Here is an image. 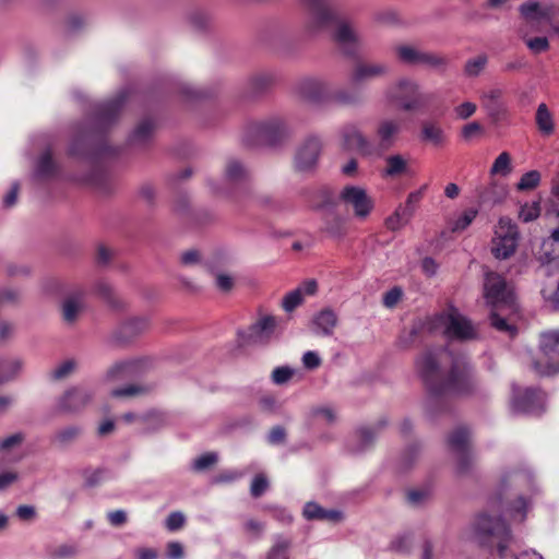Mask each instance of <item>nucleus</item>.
<instances>
[{
	"label": "nucleus",
	"instance_id": "1",
	"mask_svg": "<svg viewBox=\"0 0 559 559\" xmlns=\"http://www.w3.org/2000/svg\"><path fill=\"white\" fill-rule=\"evenodd\" d=\"M501 510L511 520L522 522L526 515L527 503L520 498L512 507L504 509L500 500L491 499L486 510L478 513L469 524L466 531L467 537L481 547L488 549L496 548L499 559H544L535 550H524L519 555H514L509 550L512 534L501 518Z\"/></svg>",
	"mask_w": 559,
	"mask_h": 559
},
{
	"label": "nucleus",
	"instance_id": "2",
	"mask_svg": "<svg viewBox=\"0 0 559 559\" xmlns=\"http://www.w3.org/2000/svg\"><path fill=\"white\" fill-rule=\"evenodd\" d=\"M416 371L431 395L447 392L467 394L477 384L467 359L443 348L423 353L416 360Z\"/></svg>",
	"mask_w": 559,
	"mask_h": 559
},
{
	"label": "nucleus",
	"instance_id": "3",
	"mask_svg": "<svg viewBox=\"0 0 559 559\" xmlns=\"http://www.w3.org/2000/svg\"><path fill=\"white\" fill-rule=\"evenodd\" d=\"M300 1L308 14L306 22L307 32L313 35L329 32L345 53H355L359 36L350 22L340 17L330 8L326 0Z\"/></svg>",
	"mask_w": 559,
	"mask_h": 559
},
{
	"label": "nucleus",
	"instance_id": "4",
	"mask_svg": "<svg viewBox=\"0 0 559 559\" xmlns=\"http://www.w3.org/2000/svg\"><path fill=\"white\" fill-rule=\"evenodd\" d=\"M430 329L450 340L472 341L478 337L476 325L453 307L436 314L430 320Z\"/></svg>",
	"mask_w": 559,
	"mask_h": 559
},
{
	"label": "nucleus",
	"instance_id": "5",
	"mask_svg": "<svg viewBox=\"0 0 559 559\" xmlns=\"http://www.w3.org/2000/svg\"><path fill=\"white\" fill-rule=\"evenodd\" d=\"M384 99L388 104H396L401 109L411 111L424 106L428 97L416 80L404 76L385 90Z\"/></svg>",
	"mask_w": 559,
	"mask_h": 559
},
{
	"label": "nucleus",
	"instance_id": "6",
	"mask_svg": "<svg viewBox=\"0 0 559 559\" xmlns=\"http://www.w3.org/2000/svg\"><path fill=\"white\" fill-rule=\"evenodd\" d=\"M520 231L516 224L508 216L498 219L491 239V253L496 259L507 260L516 251Z\"/></svg>",
	"mask_w": 559,
	"mask_h": 559
},
{
	"label": "nucleus",
	"instance_id": "7",
	"mask_svg": "<svg viewBox=\"0 0 559 559\" xmlns=\"http://www.w3.org/2000/svg\"><path fill=\"white\" fill-rule=\"evenodd\" d=\"M289 133L287 123L278 117L249 122L243 131V140L249 144L257 142L275 143Z\"/></svg>",
	"mask_w": 559,
	"mask_h": 559
},
{
	"label": "nucleus",
	"instance_id": "8",
	"mask_svg": "<svg viewBox=\"0 0 559 559\" xmlns=\"http://www.w3.org/2000/svg\"><path fill=\"white\" fill-rule=\"evenodd\" d=\"M396 59L406 66L411 67H426L429 69H442L447 66L448 60L445 57L419 49L418 47L409 44H400L394 47Z\"/></svg>",
	"mask_w": 559,
	"mask_h": 559
},
{
	"label": "nucleus",
	"instance_id": "9",
	"mask_svg": "<svg viewBox=\"0 0 559 559\" xmlns=\"http://www.w3.org/2000/svg\"><path fill=\"white\" fill-rule=\"evenodd\" d=\"M484 296L491 308L512 309L515 304L513 288L497 273H487L484 283Z\"/></svg>",
	"mask_w": 559,
	"mask_h": 559
},
{
	"label": "nucleus",
	"instance_id": "10",
	"mask_svg": "<svg viewBox=\"0 0 559 559\" xmlns=\"http://www.w3.org/2000/svg\"><path fill=\"white\" fill-rule=\"evenodd\" d=\"M542 357L534 362L535 370L540 374L559 372V331H548L540 335Z\"/></svg>",
	"mask_w": 559,
	"mask_h": 559
},
{
	"label": "nucleus",
	"instance_id": "11",
	"mask_svg": "<svg viewBox=\"0 0 559 559\" xmlns=\"http://www.w3.org/2000/svg\"><path fill=\"white\" fill-rule=\"evenodd\" d=\"M323 148V143L318 135H308L298 145L295 157L294 168L298 173L310 174L318 167L319 158Z\"/></svg>",
	"mask_w": 559,
	"mask_h": 559
},
{
	"label": "nucleus",
	"instance_id": "12",
	"mask_svg": "<svg viewBox=\"0 0 559 559\" xmlns=\"http://www.w3.org/2000/svg\"><path fill=\"white\" fill-rule=\"evenodd\" d=\"M280 319L271 314H262L243 334V343L248 345H265L276 338L282 329Z\"/></svg>",
	"mask_w": 559,
	"mask_h": 559
},
{
	"label": "nucleus",
	"instance_id": "13",
	"mask_svg": "<svg viewBox=\"0 0 559 559\" xmlns=\"http://www.w3.org/2000/svg\"><path fill=\"white\" fill-rule=\"evenodd\" d=\"M522 19L533 26L543 23L551 24L559 17V5L554 3H540L537 0H528L519 8Z\"/></svg>",
	"mask_w": 559,
	"mask_h": 559
},
{
	"label": "nucleus",
	"instance_id": "14",
	"mask_svg": "<svg viewBox=\"0 0 559 559\" xmlns=\"http://www.w3.org/2000/svg\"><path fill=\"white\" fill-rule=\"evenodd\" d=\"M340 200L346 206H350L355 216L364 219L371 213L373 209V200L368 195L367 191L359 186H346L340 192Z\"/></svg>",
	"mask_w": 559,
	"mask_h": 559
},
{
	"label": "nucleus",
	"instance_id": "15",
	"mask_svg": "<svg viewBox=\"0 0 559 559\" xmlns=\"http://www.w3.org/2000/svg\"><path fill=\"white\" fill-rule=\"evenodd\" d=\"M391 66L385 61L358 60L350 72V81L354 84H362L390 75Z\"/></svg>",
	"mask_w": 559,
	"mask_h": 559
},
{
	"label": "nucleus",
	"instance_id": "16",
	"mask_svg": "<svg viewBox=\"0 0 559 559\" xmlns=\"http://www.w3.org/2000/svg\"><path fill=\"white\" fill-rule=\"evenodd\" d=\"M544 394L535 389H513L512 409L516 413L538 414L544 404Z\"/></svg>",
	"mask_w": 559,
	"mask_h": 559
},
{
	"label": "nucleus",
	"instance_id": "17",
	"mask_svg": "<svg viewBox=\"0 0 559 559\" xmlns=\"http://www.w3.org/2000/svg\"><path fill=\"white\" fill-rule=\"evenodd\" d=\"M93 392L85 386H73L58 400L57 407L64 413H78L91 403Z\"/></svg>",
	"mask_w": 559,
	"mask_h": 559
},
{
	"label": "nucleus",
	"instance_id": "18",
	"mask_svg": "<svg viewBox=\"0 0 559 559\" xmlns=\"http://www.w3.org/2000/svg\"><path fill=\"white\" fill-rule=\"evenodd\" d=\"M469 433L465 428H459L449 438L451 450L457 455V472L465 473L471 463L468 452Z\"/></svg>",
	"mask_w": 559,
	"mask_h": 559
},
{
	"label": "nucleus",
	"instance_id": "19",
	"mask_svg": "<svg viewBox=\"0 0 559 559\" xmlns=\"http://www.w3.org/2000/svg\"><path fill=\"white\" fill-rule=\"evenodd\" d=\"M401 132V122L397 119L385 118L379 121L376 129L378 147L386 151L394 145Z\"/></svg>",
	"mask_w": 559,
	"mask_h": 559
},
{
	"label": "nucleus",
	"instance_id": "20",
	"mask_svg": "<svg viewBox=\"0 0 559 559\" xmlns=\"http://www.w3.org/2000/svg\"><path fill=\"white\" fill-rule=\"evenodd\" d=\"M251 174L249 168L237 158H229L224 167L223 180L229 188H236L247 183Z\"/></svg>",
	"mask_w": 559,
	"mask_h": 559
},
{
	"label": "nucleus",
	"instance_id": "21",
	"mask_svg": "<svg viewBox=\"0 0 559 559\" xmlns=\"http://www.w3.org/2000/svg\"><path fill=\"white\" fill-rule=\"evenodd\" d=\"M341 138L344 146L347 148H357L365 154L372 152V145L369 140L364 135L358 126L347 123L340 130Z\"/></svg>",
	"mask_w": 559,
	"mask_h": 559
},
{
	"label": "nucleus",
	"instance_id": "22",
	"mask_svg": "<svg viewBox=\"0 0 559 559\" xmlns=\"http://www.w3.org/2000/svg\"><path fill=\"white\" fill-rule=\"evenodd\" d=\"M504 90L499 86H491L479 94V99L487 115L493 119L504 112L503 104Z\"/></svg>",
	"mask_w": 559,
	"mask_h": 559
},
{
	"label": "nucleus",
	"instance_id": "23",
	"mask_svg": "<svg viewBox=\"0 0 559 559\" xmlns=\"http://www.w3.org/2000/svg\"><path fill=\"white\" fill-rule=\"evenodd\" d=\"M328 91L326 83L320 79L306 78L296 85V93L302 99L311 103L320 102Z\"/></svg>",
	"mask_w": 559,
	"mask_h": 559
},
{
	"label": "nucleus",
	"instance_id": "24",
	"mask_svg": "<svg viewBox=\"0 0 559 559\" xmlns=\"http://www.w3.org/2000/svg\"><path fill=\"white\" fill-rule=\"evenodd\" d=\"M206 270L214 278L215 287L223 292L228 293L234 287V277L223 269V263L216 261H207Z\"/></svg>",
	"mask_w": 559,
	"mask_h": 559
},
{
	"label": "nucleus",
	"instance_id": "25",
	"mask_svg": "<svg viewBox=\"0 0 559 559\" xmlns=\"http://www.w3.org/2000/svg\"><path fill=\"white\" fill-rule=\"evenodd\" d=\"M384 163V177L396 178L409 173L408 159L401 154H392L386 156Z\"/></svg>",
	"mask_w": 559,
	"mask_h": 559
},
{
	"label": "nucleus",
	"instance_id": "26",
	"mask_svg": "<svg viewBox=\"0 0 559 559\" xmlns=\"http://www.w3.org/2000/svg\"><path fill=\"white\" fill-rule=\"evenodd\" d=\"M336 419L337 412L329 404L313 406L308 413V420L310 425H332Z\"/></svg>",
	"mask_w": 559,
	"mask_h": 559
},
{
	"label": "nucleus",
	"instance_id": "27",
	"mask_svg": "<svg viewBox=\"0 0 559 559\" xmlns=\"http://www.w3.org/2000/svg\"><path fill=\"white\" fill-rule=\"evenodd\" d=\"M304 515L307 520H322L329 522H340L343 515L337 510H325L316 502H308L304 507Z\"/></svg>",
	"mask_w": 559,
	"mask_h": 559
},
{
	"label": "nucleus",
	"instance_id": "28",
	"mask_svg": "<svg viewBox=\"0 0 559 559\" xmlns=\"http://www.w3.org/2000/svg\"><path fill=\"white\" fill-rule=\"evenodd\" d=\"M542 288L545 302L555 310H559V272L546 275Z\"/></svg>",
	"mask_w": 559,
	"mask_h": 559
},
{
	"label": "nucleus",
	"instance_id": "29",
	"mask_svg": "<svg viewBox=\"0 0 559 559\" xmlns=\"http://www.w3.org/2000/svg\"><path fill=\"white\" fill-rule=\"evenodd\" d=\"M336 322V314L330 309H324L314 316L312 320V331L320 335H331Z\"/></svg>",
	"mask_w": 559,
	"mask_h": 559
},
{
	"label": "nucleus",
	"instance_id": "30",
	"mask_svg": "<svg viewBox=\"0 0 559 559\" xmlns=\"http://www.w3.org/2000/svg\"><path fill=\"white\" fill-rule=\"evenodd\" d=\"M412 209L399 205L395 211L385 218L384 225L391 231H397L409 224L413 218Z\"/></svg>",
	"mask_w": 559,
	"mask_h": 559
},
{
	"label": "nucleus",
	"instance_id": "31",
	"mask_svg": "<svg viewBox=\"0 0 559 559\" xmlns=\"http://www.w3.org/2000/svg\"><path fill=\"white\" fill-rule=\"evenodd\" d=\"M539 260L542 262L540 271L544 275L559 273V252L556 250V246L545 250L543 241L539 251Z\"/></svg>",
	"mask_w": 559,
	"mask_h": 559
},
{
	"label": "nucleus",
	"instance_id": "32",
	"mask_svg": "<svg viewBox=\"0 0 559 559\" xmlns=\"http://www.w3.org/2000/svg\"><path fill=\"white\" fill-rule=\"evenodd\" d=\"M420 138L425 142H429L436 146L445 142V134L440 124L431 121H425L421 126Z\"/></svg>",
	"mask_w": 559,
	"mask_h": 559
},
{
	"label": "nucleus",
	"instance_id": "33",
	"mask_svg": "<svg viewBox=\"0 0 559 559\" xmlns=\"http://www.w3.org/2000/svg\"><path fill=\"white\" fill-rule=\"evenodd\" d=\"M508 194L507 187L502 183L492 181L480 194V200L484 203L498 204L501 203Z\"/></svg>",
	"mask_w": 559,
	"mask_h": 559
},
{
	"label": "nucleus",
	"instance_id": "34",
	"mask_svg": "<svg viewBox=\"0 0 559 559\" xmlns=\"http://www.w3.org/2000/svg\"><path fill=\"white\" fill-rule=\"evenodd\" d=\"M82 305L81 294L68 296L62 304L63 320L69 323L74 322L82 309Z\"/></svg>",
	"mask_w": 559,
	"mask_h": 559
},
{
	"label": "nucleus",
	"instance_id": "35",
	"mask_svg": "<svg viewBox=\"0 0 559 559\" xmlns=\"http://www.w3.org/2000/svg\"><path fill=\"white\" fill-rule=\"evenodd\" d=\"M154 128V122L151 119L140 121L130 135V142L134 145L144 144L151 139Z\"/></svg>",
	"mask_w": 559,
	"mask_h": 559
},
{
	"label": "nucleus",
	"instance_id": "36",
	"mask_svg": "<svg viewBox=\"0 0 559 559\" xmlns=\"http://www.w3.org/2000/svg\"><path fill=\"white\" fill-rule=\"evenodd\" d=\"M141 424L145 432H153L166 426L167 418L162 412L150 411L141 414Z\"/></svg>",
	"mask_w": 559,
	"mask_h": 559
},
{
	"label": "nucleus",
	"instance_id": "37",
	"mask_svg": "<svg viewBox=\"0 0 559 559\" xmlns=\"http://www.w3.org/2000/svg\"><path fill=\"white\" fill-rule=\"evenodd\" d=\"M536 124L538 130L545 135H550L555 130L554 118L546 104H539L537 107Z\"/></svg>",
	"mask_w": 559,
	"mask_h": 559
},
{
	"label": "nucleus",
	"instance_id": "38",
	"mask_svg": "<svg viewBox=\"0 0 559 559\" xmlns=\"http://www.w3.org/2000/svg\"><path fill=\"white\" fill-rule=\"evenodd\" d=\"M22 369V361L19 358L0 359V384L12 380Z\"/></svg>",
	"mask_w": 559,
	"mask_h": 559
},
{
	"label": "nucleus",
	"instance_id": "39",
	"mask_svg": "<svg viewBox=\"0 0 559 559\" xmlns=\"http://www.w3.org/2000/svg\"><path fill=\"white\" fill-rule=\"evenodd\" d=\"M135 364L133 361H119L114 364L106 373V379L116 381L131 377L134 373Z\"/></svg>",
	"mask_w": 559,
	"mask_h": 559
},
{
	"label": "nucleus",
	"instance_id": "40",
	"mask_svg": "<svg viewBox=\"0 0 559 559\" xmlns=\"http://www.w3.org/2000/svg\"><path fill=\"white\" fill-rule=\"evenodd\" d=\"M512 169L511 155L508 152H502L495 159L490 168V175L507 177L512 173Z\"/></svg>",
	"mask_w": 559,
	"mask_h": 559
},
{
	"label": "nucleus",
	"instance_id": "41",
	"mask_svg": "<svg viewBox=\"0 0 559 559\" xmlns=\"http://www.w3.org/2000/svg\"><path fill=\"white\" fill-rule=\"evenodd\" d=\"M515 311V304L512 309L509 308H492L490 321L493 328L502 332L512 330L511 325L507 322L506 314Z\"/></svg>",
	"mask_w": 559,
	"mask_h": 559
},
{
	"label": "nucleus",
	"instance_id": "42",
	"mask_svg": "<svg viewBox=\"0 0 559 559\" xmlns=\"http://www.w3.org/2000/svg\"><path fill=\"white\" fill-rule=\"evenodd\" d=\"M290 540L283 536H277L270 549L266 559H288V549Z\"/></svg>",
	"mask_w": 559,
	"mask_h": 559
},
{
	"label": "nucleus",
	"instance_id": "43",
	"mask_svg": "<svg viewBox=\"0 0 559 559\" xmlns=\"http://www.w3.org/2000/svg\"><path fill=\"white\" fill-rule=\"evenodd\" d=\"M81 433L78 426H68L57 430L52 436V441L59 445H66L74 441Z\"/></svg>",
	"mask_w": 559,
	"mask_h": 559
},
{
	"label": "nucleus",
	"instance_id": "44",
	"mask_svg": "<svg viewBox=\"0 0 559 559\" xmlns=\"http://www.w3.org/2000/svg\"><path fill=\"white\" fill-rule=\"evenodd\" d=\"M540 173L537 170H531L522 175L519 182L516 183V189L519 191H531L538 187L540 182Z\"/></svg>",
	"mask_w": 559,
	"mask_h": 559
},
{
	"label": "nucleus",
	"instance_id": "45",
	"mask_svg": "<svg viewBox=\"0 0 559 559\" xmlns=\"http://www.w3.org/2000/svg\"><path fill=\"white\" fill-rule=\"evenodd\" d=\"M478 211L476 209L465 210L451 224V230L463 231L465 230L476 218Z\"/></svg>",
	"mask_w": 559,
	"mask_h": 559
},
{
	"label": "nucleus",
	"instance_id": "46",
	"mask_svg": "<svg viewBox=\"0 0 559 559\" xmlns=\"http://www.w3.org/2000/svg\"><path fill=\"white\" fill-rule=\"evenodd\" d=\"M56 171V165L51 159V155L49 152H45L36 166V175L41 178L50 177Z\"/></svg>",
	"mask_w": 559,
	"mask_h": 559
},
{
	"label": "nucleus",
	"instance_id": "47",
	"mask_svg": "<svg viewBox=\"0 0 559 559\" xmlns=\"http://www.w3.org/2000/svg\"><path fill=\"white\" fill-rule=\"evenodd\" d=\"M78 367V362L74 359H67L60 362L51 371V377L56 380H63L70 377Z\"/></svg>",
	"mask_w": 559,
	"mask_h": 559
},
{
	"label": "nucleus",
	"instance_id": "48",
	"mask_svg": "<svg viewBox=\"0 0 559 559\" xmlns=\"http://www.w3.org/2000/svg\"><path fill=\"white\" fill-rule=\"evenodd\" d=\"M540 215L539 202L524 203L519 211V218L524 223L535 221Z\"/></svg>",
	"mask_w": 559,
	"mask_h": 559
},
{
	"label": "nucleus",
	"instance_id": "49",
	"mask_svg": "<svg viewBox=\"0 0 559 559\" xmlns=\"http://www.w3.org/2000/svg\"><path fill=\"white\" fill-rule=\"evenodd\" d=\"M487 61H488V59L485 55H479L475 58L469 59L465 63V68H464L465 74L467 76H478L485 69Z\"/></svg>",
	"mask_w": 559,
	"mask_h": 559
},
{
	"label": "nucleus",
	"instance_id": "50",
	"mask_svg": "<svg viewBox=\"0 0 559 559\" xmlns=\"http://www.w3.org/2000/svg\"><path fill=\"white\" fill-rule=\"evenodd\" d=\"M527 48L535 55L545 52L549 49V41L547 37H526L522 35Z\"/></svg>",
	"mask_w": 559,
	"mask_h": 559
},
{
	"label": "nucleus",
	"instance_id": "51",
	"mask_svg": "<svg viewBox=\"0 0 559 559\" xmlns=\"http://www.w3.org/2000/svg\"><path fill=\"white\" fill-rule=\"evenodd\" d=\"M145 392V388L139 384H128L123 388L115 389L110 395L116 399H128L141 395Z\"/></svg>",
	"mask_w": 559,
	"mask_h": 559
},
{
	"label": "nucleus",
	"instance_id": "52",
	"mask_svg": "<svg viewBox=\"0 0 559 559\" xmlns=\"http://www.w3.org/2000/svg\"><path fill=\"white\" fill-rule=\"evenodd\" d=\"M304 301L301 288H296L286 294L282 300V307L286 312L293 311Z\"/></svg>",
	"mask_w": 559,
	"mask_h": 559
},
{
	"label": "nucleus",
	"instance_id": "53",
	"mask_svg": "<svg viewBox=\"0 0 559 559\" xmlns=\"http://www.w3.org/2000/svg\"><path fill=\"white\" fill-rule=\"evenodd\" d=\"M325 231L330 237L341 239L346 235L345 222L336 217L326 224Z\"/></svg>",
	"mask_w": 559,
	"mask_h": 559
},
{
	"label": "nucleus",
	"instance_id": "54",
	"mask_svg": "<svg viewBox=\"0 0 559 559\" xmlns=\"http://www.w3.org/2000/svg\"><path fill=\"white\" fill-rule=\"evenodd\" d=\"M217 454L214 452H209L197 457L192 463V468L197 472L204 471L217 462Z\"/></svg>",
	"mask_w": 559,
	"mask_h": 559
},
{
	"label": "nucleus",
	"instance_id": "55",
	"mask_svg": "<svg viewBox=\"0 0 559 559\" xmlns=\"http://www.w3.org/2000/svg\"><path fill=\"white\" fill-rule=\"evenodd\" d=\"M477 110V105L473 102H464L454 107L453 112L459 120H466Z\"/></svg>",
	"mask_w": 559,
	"mask_h": 559
},
{
	"label": "nucleus",
	"instance_id": "56",
	"mask_svg": "<svg viewBox=\"0 0 559 559\" xmlns=\"http://www.w3.org/2000/svg\"><path fill=\"white\" fill-rule=\"evenodd\" d=\"M294 374V370L287 366L277 367L272 371L271 379L275 384L287 383Z\"/></svg>",
	"mask_w": 559,
	"mask_h": 559
},
{
	"label": "nucleus",
	"instance_id": "57",
	"mask_svg": "<svg viewBox=\"0 0 559 559\" xmlns=\"http://www.w3.org/2000/svg\"><path fill=\"white\" fill-rule=\"evenodd\" d=\"M428 188V185H423L419 189L412 191L406 199L404 207H411L412 214H415L417 204L421 201L426 190Z\"/></svg>",
	"mask_w": 559,
	"mask_h": 559
},
{
	"label": "nucleus",
	"instance_id": "58",
	"mask_svg": "<svg viewBox=\"0 0 559 559\" xmlns=\"http://www.w3.org/2000/svg\"><path fill=\"white\" fill-rule=\"evenodd\" d=\"M185 522H186V516L183 515V513H181L179 511L171 512L167 516L166 527L169 531L174 532V531L181 528L183 526Z\"/></svg>",
	"mask_w": 559,
	"mask_h": 559
},
{
	"label": "nucleus",
	"instance_id": "59",
	"mask_svg": "<svg viewBox=\"0 0 559 559\" xmlns=\"http://www.w3.org/2000/svg\"><path fill=\"white\" fill-rule=\"evenodd\" d=\"M269 481L264 475H257L250 487L251 495L253 497H260L267 488Z\"/></svg>",
	"mask_w": 559,
	"mask_h": 559
},
{
	"label": "nucleus",
	"instance_id": "60",
	"mask_svg": "<svg viewBox=\"0 0 559 559\" xmlns=\"http://www.w3.org/2000/svg\"><path fill=\"white\" fill-rule=\"evenodd\" d=\"M403 292L400 287H393L383 295V305L393 308L402 298Z\"/></svg>",
	"mask_w": 559,
	"mask_h": 559
},
{
	"label": "nucleus",
	"instance_id": "61",
	"mask_svg": "<svg viewBox=\"0 0 559 559\" xmlns=\"http://www.w3.org/2000/svg\"><path fill=\"white\" fill-rule=\"evenodd\" d=\"M481 132H483V127L477 121H473V122L465 124L461 130V134L465 140H472L473 138L480 134Z\"/></svg>",
	"mask_w": 559,
	"mask_h": 559
},
{
	"label": "nucleus",
	"instance_id": "62",
	"mask_svg": "<svg viewBox=\"0 0 559 559\" xmlns=\"http://www.w3.org/2000/svg\"><path fill=\"white\" fill-rule=\"evenodd\" d=\"M412 540L408 536H397L391 542V549L396 552H406L411 549Z\"/></svg>",
	"mask_w": 559,
	"mask_h": 559
},
{
	"label": "nucleus",
	"instance_id": "63",
	"mask_svg": "<svg viewBox=\"0 0 559 559\" xmlns=\"http://www.w3.org/2000/svg\"><path fill=\"white\" fill-rule=\"evenodd\" d=\"M334 100L341 105H354L358 102V96L355 93L347 91H338L333 96Z\"/></svg>",
	"mask_w": 559,
	"mask_h": 559
},
{
	"label": "nucleus",
	"instance_id": "64",
	"mask_svg": "<svg viewBox=\"0 0 559 559\" xmlns=\"http://www.w3.org/2000/svg\"><path fill=\"white\" fill-rule=\"evenodd\" d=\"M166 555L168 559H182L185 556V549L182 544L179 542H170L166 547Z\"/></svg>",
	"mask_w": 559,
	"mask_h": 559
}]
</instances>
